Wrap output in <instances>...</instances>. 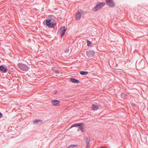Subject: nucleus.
Returning a JSON list of instances; mask_svg holds the SVG:
<instances>
[{"label":"nucleus","instance_id":"nucleus-1","mask_svg":"<svg viewBox=\"0 0 148 148\" xmlns=\"http://www.w3.org/2000/svg\"><path fill=\"white\" fill-rule=\"evenodd\" d=\"M17 66L18 68L24 71H27L30 69L29 66L26 64H23L22 63H18Z\"/></svg>","mask_w":148,"mask_h":148},{"label":"nucleus","instance_id":"nucleus-2","mask_svg":"<svg viewBox=\"0 0 148 148\" xmlns=\"http://www.w3.org/2000/svg\"><path fill=\"white\" fill-rule=\"evenodd\" d=\"M46 25L48 26V27L51 28H54L57 25L56 23H54L52 21L51 19H47L46 21Z\"/></svg>","mask_w":148,"mask_h":148},{"label":"nucleus","instance_id":"nucleus-3","mask_svg":"<svg viewBox=\"0 0 148 148\" xmlns=\"http://www.w3.org/2000/svg\"><path fill=\"white\" fill-rule=\"evenodd\" d=\"M105 5V2H101L98 3L93 8L92 10L96 12L102 8Z\"/></svg>","mask_w":148,"mask_h":148},{"label":"nucleus","instance_id":"nucleus-4","mask_svg":"<svg viewBox=\"0 0 148 148\" xmlns=\"http://www.w3.org/2000/svg\"><path fill=\"white\" fill-rule=\"evenodd\" d=\"M83 11L82 10H78L75 15V19L76 20L79 21L80 18Z\"/></svg>","mask_w":148,"mask_h":148},{"label":"nucleus","instance_id":"nucleus-5","mask_svg":"<svg viewBox=\"0 0 148 148\" xmlns=\"http://www.w3.org/2000/svg\"><path fill=\"white\" fill-rule=\"evenodd\" d=\"M106 1L108 5L110 7H114L115 5L114 2L112 0H106Z\"/></svg>","mask_w":148,"mask_h":148},{"label":"nucleus","instance_id":"nucleus-6","mask_svg":"<svg viewBox=\"0 0 148 148\" xmlns=\"http://www.w3.org/2000/svg\"><path fill=\"white\" fill-rule=\"evenodd\" d=\"M67 30L64 26H62L60 28V33L62 37L64 35L66 30Z\"/></svg>","mask_w":148,"mask_h":148},{"label":"nucleus","instance_id":"nucleus-7","mask_svg":"<svg viewBox=\"0 0 148 148\" xmlns=\"http://www.w3.org/2000/svg\"><path fill=\"white\" fill-rule=\"evenodd\" d=\"M95 52L94 51L90 50L86 52L87 55L89 58H91L95 55Z\"/></svg>","mask_w":148,"mask_h":148},{"label":"nucleus","instance_id":"nucleus-8","mask_svg":"<svg viewBox=\"0 0 148 148\" xmlns=\"http://www.w3.org/2000/svg\"><path fill=\"white\" fill-rule=\"evenodd\" d=\"M60 101L58 100L54 99L51 101L52 104L54 106H58L60 105Z\"/></svg>","mask_w":148,"mask_h":148},{"label":"nucleus","instance_id":"nucleus-9","mask_svg":"<svg viewBox=\"0 0 148 148\" xmlns=\"http://www.w3.org/2000/svg\"><path fill=\"white\" fill-rule=\"evenodd\" d=\"M0 70L3 73H6L8 71V69L7 67H5L1 65L0 66Z\"/></svg>","mask_w":148,"mask_h":148},{"label":"nucleus","instance_id":"nucleus-10","mask_svg":"<svg viewBox=\"0 0 148 148\" xmlns=\"http://www.w3.org/2000/svg\"><path fill=\"white\" fill-rule=\"evenodd\" d=\"M99 106L97 104H93L91 108L92 110H97L99 109Z\"/></svg>","mask_w":148,"mask_h":148},{"label":"nucleus","instance_id":"nucleus-11","mask_svg":"<svg viewBox=\"0 0 148 148\" xmlns=\"http://www.w3.org/2000/svg\"><path fill=\"white\" fill-rule=\"evenodd\" d=\"M82 125V123H81L75 124L71 126L70 127V128L75 127H78V126H79V128H80V126H81Z\"/></svg>","mask_w":148,"mask_h":148},{"label":"nucleus","instance_id":"nucleus-12","mask_svg":"<svg viewBox=\"0 0 148 148\" xmlns=\"http://www.w3.org/2000/svg\"><path fill=\"white\" fill-rule=\"evenodd\" d=\"M70 81L74 83H78L79 82V81L78 80L76 79L75 78H71L70 79Z\"/></svg>","mask_w":148,"mask_h":148},{"label":"nucleus","instance_id":"nucleus-13","mask_svg":"<svg viewBox=\"0 0 148 148\" xmlns=\"http://www.w3.org/2000/svg\"><path fill=\"white\" fill-rule=\"evenodd\" d=\"M88 72L86 71H81L80 72V74L81 75H84L88 74Z\"/></svg>","mask_w":148,"mask_h":148},{"label":"nucleus","instance_id":"nucleus-14","mask_svg":"<svg viewBox=\"0 0 148 148\" xmlns=\"http://www.w3.org/2000/svg\"><path fill=\"white\" fill-rule=\"evenodd\" d=\"M86 140H87V141L86 142V146L89 147L90 146V145H89V142H90V140L89 139H88V138H86Z\"/></svg>","mask_w":148,"mask_h":148},{"label":"nucleus","instance_id":"nucleus-15","mask_svg":"<svg viewBox=\"0 0 148 148\" xmlns=\"http://www.w3.org/2000/svg\"><path fill=\"white\" fill-rule=\"evenodd\" d=\"M41 121H42L40 120H36L34 121V124H37L41 122Z\"/></svg>","mask_w":148,"mask_h":148},{"label":"nucleus","instance_id":"nucleus-16","mask_svg":"<svg viewBox=\"0 0 148 148\" xmlns=\"http://www.w3.org/2000/svg\"><path fill=\"white\" fill-rule=\"evenodd\" d=\"M77 145H71L69 146L68 147H67V148H70L71 147L73 148L75 147H77Z\"/></svg>","mask_w":148,"mask_h":148},{"label":"nucleus","instance_id":"nucleus-17","mask_svg":"<svg viewBox=\"0 0 148 148\" xmlns=\"http://www.w3.org/2000/svg\"><path fill=\"white\" fill-rule=\"evenodd\" d=\"M87 45L88 46H91V45L92 44V42L89 40L87 41Z\"/></svg>","mask_w":148,"mask_h":148},{"label":"nucleus","instance_id":"nucleus-18","mask_svg":"<svg viewBox=\"0 0 148 148\" xmlns=\"http://www.w3.org/2000/svg\"><path fill=\"white\" fill-rule=\"evenodd\" d=\"M80 128L82 132H85V130L84 128L82 126V125L81 126H80V128Z\"/></svg>","mask_w":148,"mask_h":148},{"label":"nucleus","instance_id":"nucleus-19","mask_svg":"<svg viewBox=\"0 0 148 148\" xmlns=\"http://www.w3.org/2000/svg\"><path fill=\"white\" fill-rule=\"evenodd\" d=\"M69 49H68L67 50H66L65 51V53H68L69 52Z\"/></svg>","mask_w":148,"mask_h":148},{"label":"nucleus","instance_id":"nucleus-20","mask_svg":"<svg viewBox=\"0 0 148 148\" xmlns=\"http://www.w3.org/2000/svg\"><path fill=\"white\" fill-rule=\"evenodd\" d=\"M3 116V114L0 112V118H1Z\"/></svg>","mask_w":148,"mask_h":148},{"label":"nucleus","instance_id":"nucleus-21","mask_svg":"<svg viewBox=\"0 0 148 148\" xmlns=\"http://www.w3.org/2000/svg\"><path fill=\"white\" fill-rule=\"evenodd\" d=\"M57 90L55 91L54 92V95H55L57 93Z\"/></svg>","mask_w":148,"mask_h":148},{"label":"nucleus","instance_id":"nucleus-22","mask_svg":"<svg viewBox=\"0 0 148 148\" xmlns=\"http://www.w3.org/2000/svg\"><path fill=\"white\" fill-rule=\"evenodd\" d=\"M79 129H80V128H79L78 129V130H77L78 131L79 130Z\"/></svg>","mask_w":148,"mask_h":148},{"label":"nucleus","instance_id":"nucleus-23","mask_svg":"<svg viewBox=\"0 0 148 148\" xmlns=\"http://www.w3.org/2000/svg\"><path fill=\"white\" fill-rule=\"evenodd\" d=\"M89 147L86 146V148H89Z\"/></svg>","mask_w":148,"mask_h":148},{"label":"nucleus","instance_id":"nucleus-24","mask_svg":"<svg viewBox=\"0 0 148 148\" xmlns=\"http://www.w3.org/2000/svg\"><path fill=\"white\" fill-rule=\"evenodd\" d=\"M56 71L57 72H59V71L57 70Z\"/></svg>","mask_w":148,"mask_h":148},{"label":"nucleus","instance_id":"nucleus-25","mask_svg":"<svg viewBox=\"0 0 148 148\" xmlns=\"http://www.w3.org/2000/svg\"><path fill=\"white\" fill-rule=\"evenodd\" d=\"M128 97V96L127 95H126V98H127V97Z\"/></svg>","mask_w":148,"mask_h":148},{"label":"nucleus","instance_id":"nucleus-26","mask_svg":"<svg viewBox=\"0 0 148 148\" xmlns=\"http://www.w3.org/2000/svg\"><path fill=\"white\" fill-rule=\"evenodd\" d=\"M123 95V93H121V95Z\"/></svg>","mask_w":148,"mask_h":148},{"label":"nucleus","instance_id":"nucleus-27","mask_svg":"<svg viewBox=\"0 0 148 148\" xmlns=\"http://www.w3.org/2000/svg\"><path fill=\"white\" fill-rule=\"evenodd\" d=\"M66 148H67L66 147Z\"/></svg>","mask_w":148,"mask_h":148}]
</instances>
